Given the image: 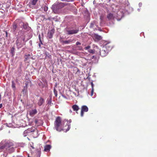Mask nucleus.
Returning a JSON list of instances; mask_svg holds the SVG:
<instances>
[{
  "mask_svg": "<svg viewBox=\"0 0 157 157\" xmlns=\"http://www.w3.org/2000/svg\"><path fill=\"white\" fill-rule=\"evenodd\" d=\"M16 143L10 141H7L5 143V149L9 153H12L14 151L15 148L17 147Z\"/></svg>",
  "mask_w": 157,
  "mask_h": 157,
  "instance_id": "f257e3e1",
  "label": "nucleus"
},
{
  "mask_svg": "<svg viewBox=\"0 0 157 157\" xmlns=\"http://www.w3.org/2000/svg\"><path fill=\"white\" fill-rule=\"evenodd\" d=\"M55 128L58 131L60 132L63 130L61 123V119L59 117H57L54 122Z\"/></svg>",
  "mask_w": 157,
  "mask_h": 157,
  "instance_id": "f03ea898",
  "label": "nucleus"
},
{
  "mask_svg": "<svg viewBox=\"0 0 157 157\" xmlns=\"http://www.w3.org/2000/svg\"><path fill=\"white\" fill-rule=\"evenodd\" d=\"M65 30L67 33V34L69 35L76 34L78 33L79 30L78 29H74L73 28L71 27H67Z\"/></svg>",
  "mask_w": 157,
  "mask_h": 157,
  "instance_id": "7ed1b4c3",
  "label": "nucleus"
},
{
  "mask_svg": "<svg viewBox=\"0 0 157 157\" xmlns=\"http://www.w3.org/2000/svg\"><path fill=\"white\" fill-rule=\"evenodd\" d=\"M25 38L23 37H18L16 41V43L18 48H21L24 44V41Z\"/></svg>",
  "mask_w": 157,
  "mask_h": 157,
  "instance_id": "20e7f679",
  "label": "nucleus"
},
{
  "mask_svg": "<svg viewBox=\"0 0 157 157\" xmlns=\"http://www.w3.org/2000/svg\"><path fill=\"white\" fill-rule=\"evenodd\" d=\"M88 111V108L86 105H82L81 107L80 115L81 117L84 116V112H87Z\"/></svg>",
  "mask_w": 157,
  "mask_h": 157,
  "instance_id": "39448f33",
  "label": "nucleus"
},
{
  "mask_svg": "<svg viewBox=\"0 0 157 157\" xmlns=\"http://www.w3.org/2000/svg\"><path fill=\"white\" fill-rule=\"evenodd\" d=\"M108 52L106 50L105 48L103 47L100 50V55L102 57H105L107 55Z\"/></svg>",
  "mask_w": 157,
  "mask_h": 157,
  "instance_id": "423d86ee",
  "label": "nucleus"
},
{
  "mask_svg": "<svg viewBox=\"0 0 157 157\" xmlns=\"http://www.w3.org/2000/svg\"><path fill=\"white\" fill-rule=\"evenodd\" d=\"M103 47L105 48L106 50L109 52V51H110L112 48V46L111 44L109 43L106 44Z\"/></svg>",
  "mask_w": 157,
  "mask_h": 157,
  "instance_id": "0eeeda50",
  "label": "nucleus"
},
{
  "mask_svg": "<svg viewBox=\"0 0 157 157\" xmlns=\"http://www.w3.org/2000/svg\"><path fill=\"white\" fill-rule=\"evenodd\" d=\"M93 38L96 41H99L101 40L102 37L98 34H94L92 36Z\"/></svg>",
  "mask_w": 157,
  "mask_h": 157,
  "instance_id": "6e6552de",
  "label": "nucleus"
},
{
  "mask_svg": "<svg viewBox=\"0 0 157 157\" xmlns=\"http://www.w3.org/2000/svg\"><path fill=\"white\" fill-rule=\"evenodd\" d=\"M54 32L55 31L54 29H52L48 32V36L49 39H51L52 37Z\"/></svg>",
  "mask_w": 157,
  "mask_h": 157,
  "instance_id": "1a4fd4ad",
  "label": "nucleus"
},
{
  "mask_svg": "<svg viewBox=\"0 0 157 157\" xmlns=\"http://www.w3.org/2000/svg\"><path fill=\"white\" fill-rule=\"evenodd\" d=\"M33 131L31 129L29 128L24 131L23 133V135L24 137H25L27 136L28 134L29 133Z\"/></svg>",
  "mask_w": 157,
  "mask_h": 157,
  "instance_id": "9d476101",
  "label": "nucleus"
},
{
  "mask_svg": "<svg viewBox=\"0 0 157 157\" xmlns=\"http://www.w3.org/2000/svg\"><path fill=\"white\" fill-rule=\"evenodd\" d=\"M37 113L36 109H34L30 110L29 112V114L31 116H33Z\"/></svg>",
  "mask_w": 157,
  "mask_h": 157,
  "instance_id": "9b49d317",
  "label": "nucleus"
},
{
  "mask_svg": "<svg viewBox=\"0 0 157 157\" xmlns=\"http://www.w3.org/2000/svg\"><path fill=\"white\" fill-rule=\"evenodd\" d=\"M17 28V25L15 23H14L13 25L12 32L13 33L14 35L16 34V30Z\"/></svg>",
  "mask_w": 157,
  "mask_h": 157,
  "instance_id": "f8f14e48",
  "label": "nucleus"
},
{
  "mask_svg": "<svg viewBox=\"0 0 157 157\" xmlns=\"http://www.w3.org/2000/svg\"><path fill=\"white\" fill-rule=\"evenodd\" d=\"M44 101V99L42 97H40L38 101L37 104L39 106H40L43 104Z\"/></svg>",
  "mask_w": 157,
  "mask_h": 157,
  "instance_id": "ddd939ff",
  "label": "nucleus"
},
{
  "mask_svg": "<svg viewBox=\"0 0 157 157\" xmlns=\"http://www.w3.org/2000/svg\"><path fill=\"white\" fill-rule=\"evenodd\" d=\"M72 108L73 111H76L77 113L79 109V107L78 105H74L72 106Z\"/></svg>",
  "mask_w": 157,
  "mask_h": 157,
  "instance_id": "4468645a",
  "label": "nucleus"
},
{
  "mask_svg": "<svg viewBox=\"0 0 157 157\" xmlns=\"http://www.w3.org/2000/svg\"><path fill=\"white\" fill-rule=\"evenodd\" d=\"M107 18L109 19V20H111L112 19H113L114 18V16L113 13H109L107 16Z\"/></svg>",
  "mask_w": 157,
  "mask_h": 157,
  "instance_id": "2eb2a0df",
  "label": "nucleus"
},
{
  "mask_svg": "<svg viewBox=\"0 0 157 157\" xmlns=\"http://www.w3.org/2000/svg\"><path fill=\"white\" fill-rule=\"evenodd\" d=\"M44 151L46 152L48 151H50L51 148V146L49 145H47L45 146Z\"/></svg>",
  "mask_w": 157,
  "mask_h": 157,
  "instance_id": "dca6fc26",
  "label": "nucleus"
},
{
  "mask_svg": "<svg viewBox=\"0 0 157 157\" xmlns=\"http://www.w3.org/2000/svg\"><path fill=\"white\" fill-rule=\"evenodd\" d=\"M72 40H62L61 41L62 43H63V44H68L72 42Z\"/></svg>",
  "mask_w": 157,
  "mask_h": 157,
  "instance_id": "f3484780",
  "label": "nucleus"
},
{
  "mask_svg": "<svg viewBox=\"0 0 157 157\" xmlns=\"http://www.w3.org/2000/svg\"><path fill=\"white\" fill-rule=\"evenodd\" d=\"M28 25L27 24H24L23 23V28L24 29H27L29 28Z\"/></svg>",
  "mask_w": 157,
  "mask_h": 157,
  "instance_id": "a211bd4d",
  "label": "nucleus"
},
{
  "mask_svg": "<svg viewBox=\"0 0 157 157\" xmlns=\"http://www.w3.org/2000/svg\"><path fill=\"white\" fill-rule=\"evenodd\" d=\"M38 0H33L32 1L31 4L33 5H35L36 4Z\"/></svg>",
  "mask_w": 157,
  "mask_h": 157,
  "instance_id": "6ab92c4d",
  "label": "nucleus"
},
{
  "mask_svg": "<svg viewBox=\"0 0 157 157\" xmlns=\"http://www.w3.org/2000/svg\"><path fill=\"white\" fill-rule=\"evenodd\" d=\"M12 88H13V90H15V83H14V82L13 81H12Z\"/></svg>",
  "mask_w": 157,
  "mask_h": 157,
  "instance_id": "aec40b11",
  "label": "nucleus"
},
{
  "mask_svg": "<svg viewBox=\"0 0 157 157\" xmlns=\"http://www.w3.org/2000/svg\"><path fill=\"white\" fill-rule=\"evenodd\" d=\"M4 149H5V143L3 146H1V145H0V150H1V151Z\"/></svg>",
  "mask_w": 157,
  "mask_h": 157,
  "instance_id": "412c9836",
  "label": "nucleus"
},
{
  "mask_svg": "<svg viewBox=\"0 0 157 157\" xmlns=\"http://www.w3.org/2000/svg\"><path fill=\"white\" fill-rule=\"evenodd\" d=\"M65 5V4L64 3H59V6H60L61 8H62Z\"/></svg>",
  "mask_w": 157,
  "mask_h": 157,
  "instance_id": "4be33fe9",
  "label": "nucleus"
},
{
  "mask_svg": "<svg viewBox=\"0 0 157 157\" xmlns=\"http://www.w3.org/2000/svg\"><path fill=\"white\" fill-rule=\"evenodd\" d=\"M88 51L89 52L92 54H94V50L93 49H90Z\"/></svg>",
  "mask_w": 157,
  "mask_h": 157,
  "instance_id": "5701e85b",
  "label": "nucleus"
},
{
  "mask_svg": "<svg viewBox=\"0 0 157 157\" xmlns=\"http://www.w3.org/2000/svg\"><path fill=\"white\" fill-rule=\"evenodd\" d=\"M26 57H25V61H27L28 59L29 58V57L30 56V55L29 54L27 56H26Z\"/></svg>",
  "mask_w": 157,
  "mask_h": 157,
  "instance_id": "b1692460",
  "label": "nucleus"
},
{
  "mask_svg": "<svg viewBox=\"0 0 157 157\" xmlns=\"http://www.w3.org/2000/svg\"><path fill=\"white\" fill-rule=\"evenodd\" d=\"M44 10L45 11H47L48 10V7L46 6H44Z\"/></svg>",
  "mask_w": 157,
  "mask_h": 157,
  "instance_id": "393cba45",
  "label": "nucleus"
},
{
  "mask_svg": "<svg viewBox=\"0 0 157 157\" xmlns=\"http://www.w3.org/2000/svg\"><path fill=\"white\" fill-rule=\"evenodd\" d=\"M94 22H92L91 23L90 27V28H93L94 27Z\"/></svg>",
  "mask_w": 157,
  "mask_h": 157,
  "instance_id": "a878e982",
  "label": "nucleus"
},
{
  "mask_svg": "<svg viewBox=\"0 0 157 157\" xmlns=\"http://www.w3.org/2000/svg\"><path fill=\"white\" fill-rule=\"evenodd\" d=\"M54 93L55 96L56 97L57 96V92L56 90L55 89H54Z\"/></svg>",
  "mask_w": 157,
  "mask_h": 157,
  "instance_id": "bb28decb",
  "label": "nucleus"
},
{
  "mask_svg": "<svg viewBox=\"0 0 157 157\" xmlns=\"http://www.w3.org/2000/svg\"><path fill=\"white\" fill-rule=\"evenodd\" d=\"M94 91V88L92 89V90L91 91V96H92L93 95Z\"/></svg>",
  "mask_w": 157,
  "mask_h": 157,
  "instance_id": "cd10ccee",
  "label": "nucleus"
},
{
  "mask_svg": "<svg viewBox=\"0 0 157 157\" xmlns=\"http://www.w3.org/2000/svg\"><path fill=\"white\" fill-rule=\"evenodd\" d=\"M90 46L89 45L88 46H87L85 48V49L86 50H88L90 48Z\"/></svg>",
  "mask_w": 157,
  "mask_h": 157,
  "instance_id": "c85d7f7f",
  "label": "nucleus"
},
{
  "mask_svg": "<svg viewBox=\"0 0 157 157\" xmlns=\"http://www.w3.org/2000/svg\"><path fill=\"white\" fill-rule=\"evenodd\" d=\"M14 48L13 47L11 49V53H13V52H14Z\"/></svg>",
  "mask_w": 157,
  "mask_h": 157,
  "instance_id": "c756f323",
  "label": "nucleus"
},
{
  "mask_svg": "<svg viewBox=\"0 0 157 157\" xmlns=\"http://www.w3.org/2000/svg\"><path fill=\"white\" fill-rule=\"evenodd\" d=\"M91 85L92 87V89L94 88V85L92 82H91Z\"/></svg>",
  "mask_w": 157,
  "mask_h": 157,
  "instance_id": "7c9ffc66",
  "label": "nucleus"
},
{
  "mask_svg": "<svg viewBox=\"0 0 157 157\" xmlns=\"http://www.w3.org/2000/svg\"><path fill=\"white\" fill-rule=\"evenodd\" d=\"M76 44L77 45H81V43L80 42L77 41L76 43Z\"/></svg>",
  "mask_w": 157,
  "mask_h": 157,
  "instance_id": "2f4dec72",
  "label": "nucleus"
},
{
  "mask_svg": "<svg viewBox=\"0 0 157 157\" xmlns=\"http://www.w3.org/2000/svg\"><path fill=\"white\" fill-rule=\"evenodd\" d=\"M70 126H69L68 125V128H67V130H66V131H68L69 130V129H70Z\"/></svg>",
  "mask_w": 157,
  "mask_h": 157,
  "instance_id": "473e14b6",
  "label": "nucleus"
},
{
  "mask_svg": "<svg viewBox=\"0 0 157 157\" xmlns=\"http://www.w3.org/2000/svg\"><path fill=\"white\" fill-rule=\"evenodd\" d=\"M38 45H39V47H40L41 46V44L40 43H39L38 44Z\"/></svg>",
  "mask_w": 157,
  "mask_h": 157,
  "instance_id": "72a5a7b5",
  "label": "nucleus"
},
{
  "mask_svg": "<svg viewBox=\"0 0 157 157\" xmlns=\"http://www.w3.org/2000/svg\"><path fill=\"white\" fill-rule=\"evenodd\" d=\"M38 37H39V38L40 39V38H41V37H40V34H39L38 35Z\"/></svg>",
  "mask_w": 157,
  "mask_h": 157,
  "instance_id": "f704fd0d",
  "label": "nucleus"
},
{
  "mask_svg": "<svg viewBox=\"0 0 157 157\" xmlns=\"http://www.w3.org/2000/svg\"><path fill=\"white\" fill-rule=\"evenodd\" d=\"M2 107V104H0V108H1Z\"/></svg>",
  "mask_w": 157,
  "mask_h": 157,
  "instance_id": "c9c22d12",
  "label": "nucleus"
},
{
  "mask_svg": "<svg viewBox=\"0 0 157 157\" xmlns=\"http://www.w3.org/2000/svg\"><path fill=\"white\" fill-rule=\"evenodd\" d=\"M41 44H43L42 41H40V43Z\"/></svg>",
  "mask_w": 157,
  "mask_h": 157,
  "instance_id": "e433bc0d",
  "label": "nucleus"
},
{
  "mask_svg": "<svg viewBox=\"0 0 157 157\" xmlns=\"http://www.w3.org/2000/svg\"><path fill=\"white\" fill-rule=\"evenodd\" d=\"M74 0H69L68 1H74Z\"/></svg>",
  "mask_w": 157,
  "mask_h": 157,
  "instance_id": "4c0bfd02",
  "label": "nucleus"
},
{
  "mask_svg": "<svg viewBox=\"0 0 157 157\" xmlns=\"http://www.w3.org/2000/svg\"><path fill=\"white\" fill-rule=\"evenodd\" d=\"M35 123H37V120H35Z\"/></svg>",
  "mask_w": 157,
  "mask_h": 157,
  "instance_id": "58836bf2",
  "label": "nucleus"
},
{
  "mask_svg": "<svg viewBox=\"0 0 157 157\" xmlns=\"http://www.w3.org/2000/svg\"><path fill=\"white\" fill-rule=\"evenodd\" d=\"M39 39L40 41H41V38H40Z\"/></svg>",
  "mask_w": 157,
  "mask_h": 157,
  "instance_id": "ea45409f",
  "label": "nucleus"
},
{
  "mask_svg": "<svg viewBox=\"0 0 157 157\" xmlns=\"http://www.w3.org/2000/svg\"><path fill=\"white\" fill-rule=\"evenodd\" d=\"M31 147L33 148H34V147L33 146H31Z\"/></svg>",
  "mask_w": 157,
  "mask_h": 157,
  "instance_id": "a19ab883",
  "label": "nucleus"
},
{
  "mask_svg": "<svg viewBox=\"0 0 157 157\" xmlns=\"http://www.w3.org/2000/svg\"><path fill=\"white\" fill-rule=\"evenodd\" d=\"M6 35H7V32H6Z\"/></svg>",
  "mask_w": 157,
  "mask_h": 157,
  "instance_id": "79ce46f5",
  "label": "nucleus"
},
{
  "mask_svg": "<svg viewBox=\"0 0 157 157\" xmlns=\"http://www.w3.org/2000/svg\"><path fill=\"white\" fill-rule=\"evenodd\" d=\"M109 2H110V0H108Z\"/></svg>",
  "mask_w": 157,
  "mask_h": 157,
  "instance_id": "37998d69",
  "label": "nucleus"
}]
</instances>
